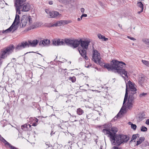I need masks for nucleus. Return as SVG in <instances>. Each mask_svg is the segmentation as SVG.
Masks as SVG:
<instances>
[{
    "label": "nucleus",
    "instance_id": "1",
    "mask_svg": "<svg viewBox=\"0 0 149 149\" xmlns=\"http://www.w3.org/2000/svg\"><path fill=\"white\" fill-rule=\"evenodd\" d=\"M128 84L130 87L129 97L128 98V91L127 90V84H126V92L123 106L121 109L124 111L127 108L130 109L132 107L134 100L136 98L137 96V89L135 87V84L130 81L128 82Z\"/></svg>",
    "mask_w": 149,
    "mask_h": 149
},
{
    "label": "nucleus",
    "instance_id": "2",
    "mask_svg": "<svg viewBox=\"0 0 149 149\" xmlns=\"http://www.w3.org/2000/svg\"><path fill=\"white\" fill-rule=\"evenodd\" d=\"M112 62L113 63L112 64L110 65L109 64H105L104 65V67L107 68L108 70H116V71L121 75L124 74L127 78V72L125 69H123V65H125V63L122 62H120L115 60H113Z\"/></svg>",
    "mask_w": 149,
    "mask_h": 149
},
{
    "label": "nucleus",
    "instance_id": "3",
    "mask_svg": "<svg viewBox=\"0 0 149 149\" xmlns=\"http://www.w3.org/2000/svg\"><path fill=\"white\" fill-rule=\"evenodd\" d=\"M65 43L74 48L77 47L80 44V40L65 38L63 40V39L61 40L58 39L54 40L52 42L53 45L55 46L65 45Z\"/></svg>",
    "mask_w": 149,
    "mask_h": 149
},
{
    "label": "nucleus",
    "instance_id": "4",
    "mask_svg": "<svg viewBox=\"0 0 149 149\" xmlns=\"http://www.w3.org/2000/svg\"><path fill=\"white\" fill-rule=\"evenodd\" d=\"M114 140H113L112 144L114 145L119 146L122 143H126L129 139V137L126 135L120 134L115 135Z\"/></svg>",
    "mask_w": 149,
    "mask_h": 149
},
{
    "label": "nucleus",
    "instance_id": "5",
    "mask_svg": "<svg viewBox=\"0 0 149 149\" xmlns=\"http://www.w3.org/2000/svg\"><path fill=\"white\" fill-rule=\"evenodd\" d=\"M14 49V45H11L3 49L0 56V65L2 63L1 59H4L6 58L7 55H9L13 52Z\"/></svg>",
    "mask_w": 149,
    "mask_h": 149
},
{
    "label": "nucleus",
    "instance_id": "6",
    "mask_svg": "<svg viewBox=\"0 0 149 149\" xmlns=\"http://www.w3.org/2000/svg\"><path fill=\"white\" fill-rule=\"evenodd\" d=\"M100 58V54L98 52L97 50L94 49L92 56V60L96 63L100 64V63H102Z\"/></svg>",
    "mask_w": 149,
    "mask_h": 149
},
{
    "label": "nucleus",
    "instance_id": "7",
    "mask_svg": "<svg viewBox=\"0 0 149 149\" xmlns=\"http://www.w3.org/2000/svg\"><path fill=\"white\" fill-rule=\"evenodd\" d=\"M19 7H18L17 9H21V11L24 12H27L29 11L31 9V6L29 3H24L19 5Z\"/></svg>",
    "mask_w": 149,
    "mask_h": 149
},
{
    "label": "nucleus",
    "instance_id": "8",
    "mask_svg": "<svg viewBox=\"0 0 149 149\" xmlns=\"http://www.w3.org/2000/svg\"><path fill=\"white\" fill-rule=\"evenodd\" d=\"M17 25H18L16 24V23L13 24V22L12 25L9 28H8L7 29H6L5 31H2V33H3L5 32L8 33L12 31V30H13L12 32H13L17 29L18 28V26Z\"/></svg>",
    "mask_w": 149,
    "mask_h": 149
},
{
    "label": "nucleus",
    "instance_id": "9",
    "mask_svg": "<svg viewBox=\"0 0 149 149\" xmlns=\"http://www.w3.org/2000/svg\"><path fill=\"white\" fill-rule=\"evenodd\" d=\"M29 17L26 15H24L22 16L21 18L20 23V26L22 27H25L28 24V21Z\"/></svg>",
    "mask_w": 149,
    "mask_h": 149
},
{
    "label": "nucleus",
    "instance_id": "10",
    "mask_svg": "<svg viewBox=\"0 0 149 149\" xmlns=\"http://www.w3.org/2000/svg\"><path fill=\"white\" fill-rule=\"evenodd\" d=\"M29 44L27 42H22L21 43L19 44L16 47L15 49L20 50L26 47H29Z\"/></svg>",
    "mask_w": 149,
    "mask_h": 149
},
{
    "label": "nucleus",
    "instance_id": "11",
    "mask_svg": "<svg viewBox=\"0 0 149 149\" xmlns=\"http://www.w3.org/2000/svg\"><path fill=\"white\" fill-rule=\"evenodd\" d=\"M102 132L104 133L105 134H108V136L109 137L110 140L112 142L113 140H114V134H113L110 131V130H107L104 129L102 130Z\"/></svg>",
    "mask_w": 149,
    "mask_h": 149
},
{
    "label": "nucleus",
    "instance_id": "12",
    "mask_svg": "<svg viewBox=\"0 0 149 149\" xmlns=\"http://www.w3.org/2000/svg\"><path fill=\"white\" fill-rule=\"evenodd\" d=\"M78 49L81 56L83 57H84L86 60L88 59V57L86 56V51L87 49L80 47H79Z\"/></svg>",
    "mask_w": 149,
    "mask_h": 149
},
{
    "label": "nucleus",
    "instance_id": "13",
    "mask_svg": "<svg viewBox=\"0 0 149 149\" xmlns=\"http://www.w3.org/2000/svg\"><path fill=\"white\" fill-rule=\"evenodd\" d=\"M45 11L49 15L50 17L55 18L60 15L58 12L57 11L50 12L48 9L45 10Z\"/></svg>",
    "mask_w": 149,
    "mask_h": 149
},
{
    "label": "nucleus",
    "instance_id": "14",
    "mask_svg": "<svg viewBox=\"0 0 149 149\" xmlns=\"http://www.w3.org/2000/svg\"><path fill=\"white\" fill-rule=\"evenodd\" d=\"M80 44H81V47L84 48L85 49H87L88 46L89 45L90 41L88 40L82 41L81 39L80 40Z\"/></svg>",
    "mask_w": 149,
    "mask_h": 149
},
{
    "label": "nucleus",
    "instance_id": "15",
    "mask_svg": "<svg viewBox=\"0 0 149 149\" xmlns=\"http://www.w3.org/2000/svg\"><path fill=\"white\" fill-rule=\"evenodd\" d=\"M50 43V41L48 39H45L41 40L39 42V45L42 46H47Z\"/></svg>",
    "mask_w": 149,
    "mask_h": 149
},
{
    "label": "nucleus",
    "instance_id": "16",
    "mask_svg": "<svg viewBox=\"0 0 149 149\" xmlns=\"http://www.w3.org/2000/svg\"><path fill=\"white\" fill-rule=\"evenodd\" d=\"M38 41L37 40H34L31 41V40H29L28 41V43L29 44V46L30 45L31 47H35L36 46L38 43Z\"/></svg>",
    "mask_w": 149,
    "mask_h": 149
},
{
    "label": "nucleus",
    "instance_id": "17",
    "mask_svg": "<svg viewBox=\"0 0 149 149\" xmlns=\"http://www.w3.org/2000/svg\"><path fill=\"white\" fill-rule=\"evenodd\" d=\"M19 15L17 14H16L15 15V18L13 22V24L16 23V24L18 25L20 22V20L19 19Z\"/></svg>",
    "mask_w": 149,
    "mask_h": 149
},
{
    "label": "nucleus",
    "instance_id": "18",
    "mask_svg": "<svg viewBox=\"0 0 149 149\" xmlns=\"http://www.w3.org/2000/svg\"><path fill=\"white\" fill-rule=\"evenodd\" d=\"M2 141L3 142L5 146L8 145L9 146V147L11 149H13L12 147H15V146L11 145L10 143H9L7 141H6L3 138H2Z\"/></svg>",
    "mask_w": 149,
    "mask_h": 149
},
{
    "label": "nucleus",
    "instance_id": "19",
    "mask_svg": "<svg viewBox=\"0 0 149 149\" xmlns=\"http://www.w3.org/2000/svg\"><path fill=\"white\" fill-rule=\"evenodd\" d=\"M26 0H14L15 1V4L19 5L22 4L24 2H25Z\"/></svg>",
    "mask_w": 149,
    "mask_h": 149
},
{
    "label": "nucleus",
    "instance_id": "20",
    "mask_svg": "<svg viewBox=\"0 0 149 149\" xmlns=\"http://www.w3.org/2000/svg\"><path fill=\"white\" fill-rule=\"evenodd\" d=\"M28 124H25L24 125H22L21 126V128L23 130L25 131H27L28 130Z\"/></svg>",
    "mask_w": 149,
    "mask_h": 149
},
{
    "label": "nucleus",
    "instance_id": "21",
    "mask_svg": "<svg viewBox=\"0 0 149 149\" xmlns=\"http://www.w3.org/2000/svg\"><path fill=\"white\" fill-rule=\"evenodd\" d=\"M145 139V138L143 137H141L139 139L138 141H137L136 146H138Z\"/></svg>",
    "mask_w": 149,
    "mask_h": 149
},
{
    "label": "nucleus",
    "instance_id": "22",
    "mask_svg": "<svg viewBox=\"0 0 149 149\" xmlns=\"http://www.w3.org/2000/svg\"><path fill=\"white\" fill-rule=\"evenodd\" d=\"M98 38L100 39H102V40L107 41L108 40V38H106L104 36H102L101 34H99L97 35Z\"/></svg>",
    "mask_w": 149,
    "mask_h": 149
},
{
    "label": "nucleus",
    "instance_id": "23",
    "mask_svg": "<svg viewBox=\"0 0 149 149\" xmlns=\"http://www.w3.org/2000/svg\"><path fill=\"white\" fill-rule=\"evenodd\" d=\"M142 42L145 44L149 45V39L146 38H144L142 40Z\"/></svg>",
    "mask_w": 149,
    "mask_h": 149
},
{
    "label": "nucleus",
    "instance_id": "24",
    "mask_svg": "<svg viewBox=\"0 0 149 149\" xmlns=\"http://www.w3.org/2000/svg\"><path fill=\"white\" fill-rule=\"evenodd\" d=\"M104 128L105 129L107 130H110L109 129L111 127V123L106 124L104 125Z\"/></svg>",
    "mask_w": 149,
    "mask_h": 149
},
{
    "label": "nucleus",
    "instance_id": "25",
    "mask_svg": "<svg viewBox=\"0 0 149 149\" xmlns=\"http://www.w3.org/2000/svg\"><path fill=\"white\" fill-rule=\"evenodd\" d=\"M77 113L79 115H81L84 113L83 111L80 108H79L77 109Z\"/></svg>",
    "mask_w": 149,
    "mask_h": 149
},
{
    "label": "nucleus",
    "instance_id": "26",
    "mask_svg": "<svg viewBox=\"0 0 149 149\" xmlns=\"http://www.w3.org/2000/svg\"><path fill=\"white\" fill-rule=\"evenodd\" d=\"M111 130L113 133L112 134L116 135V133L118 131L116 127H112L111 128Z\"/></svg>",
    "mask_w": 149,
    "mask_h": 149
},
{
    "label": "nucleus",
    "instance_id": "27",
    "mask_svg": "<svg viewBox=\"0 0 149 149\" xmlns=\"http://www.w3.org/2000/svg\"><path fill=\"white\" fill-rule=\"evenodd\" d=\"M63 25L72 22L71 20H61Z\"/></svg>",
    "mask_w": 149,
    "mask_h": 149
},
{
    "label": "nucleus",
    "instance_id": "28",
    "mask_svg": "<svg viewBox=\"0 0 149 149\" xmlns=\"http://www.w3.org/2000/svg\"><path fill=\"white\" fill-rule=\"evenodd\" d=\"M137 6L140 7L141 8V9H142V8H143V5L142 3L141 2V1L138 2L137 3Z\"/></svg>",
    "mask_w": 149,
    "mask_h": 149
},
{
    "label": "nucleus",
    "instance_id": "29",
    "mask_svg": "<svg viewBox=\"0 0 149 149\" xmlns=\"http://www.w3.org/2000/svg\"><path fill=\"white\" fill-rule=\"evenodd\" d=\"M144 80L145 77H139V83L141 84H142Z\"/></svg>",
    "mask_w": 149,
    "mask_h": 149
},
{
    "label": "nucleus",
    "instance_id": "30",
    "mask_svg": "<svg viewBox=\"0 0 149 149\" xmlns=\"http://www.w3.org/2000/svg\"><path fill=\"white\" fill-rule=\"evenodd\" d=\"M144 114L143 113L139 114L138 115V118H139V120H141L143 118H144Z\"/></svg>",
    "mask_w": 149,
    "mask_h": 149
},
{
    "label": "nucleus",
    "instance_id": "31",
    "mask_svg": "<svg viewBox=\"0 0 149 149\" xmlns=\"http://www.w3.org/2000/svg\"><path fill=\"white\" fill-rule=\"evenodd\" d=\"M142 63L146 66L149 67V61H147L145 60H142Z\"/></svg>",
    "mask_w": 149,
    "mask_h": 149
},
{
    "label": "nucleus",
    "instance_id": "32",
    "mask_svg": "<svg viewBox=\"0 0 149 149\" xmlns=\"http://www.w3.org/2000/svg\"><path fill=\"white\" fill-rule=\"evenodd\" d=\"M15 7H16V12H17V13L18 12V13L19 14H21V12H20V10H22L21 9H17V7H19V5H16V4H15Z\"/></svg>",
    "mask_w": 149,
    "mask_h": 149
},
{
    "label": "nucleus",
    "instance_id": "33",
    "mask_svg": "<svg viewBox=\"0 0 149 149\" xmlns=\"http://www.w3.org/2000/svg\"><path fill=\"white\" fill-rule=\"evenodd\" d=\"M147 94V93H143L140 94L139 95V97L140 98H142L143 97L146 96Z\"/></svg>",
    "mask_w": 149,
    "mask_h": 149
},
{
    "label": "nucleus",
    "instance_id": "34",
    "mask_svg": "<svg viewBox=\"0 0 149 149\" xmlns=\"http://www.w3.org/2000/svg\"><path fill=\"white\" fill-rule=\"evenodd\" d=\"M69 80L71 81L72 82H74L75 81L76 79L74 77H70L69 78Z\"/></svg>",
    "mask_w": 149,
    "mask_h": 149
},
{
    "label": "nucleus",
    "instance_id": "35",
    "mask_svg": "<svg viewBox=\"0 0 149 149\" xmlns=\"http://www.w3.org/2000/svg\"><path fill=\"white\" fill-rule=\"evenodd\" d=\"M147 129L144 126H142L141 127V131L143 132H146L147 131Z\"/></svg>",
    "mask_w": 149,
    "mask_h": 149
},
{
    "label": "nucleus",
    "instance_id": "36",
    "mask_svg": "<svg viewBox=\"0 0 149 149\" xmlns=\"http://www.w3.org/2000/svg\"><path fill=\"white\" fill-rule=\"evenodd\" d=\"M29 17V19H28L29 24V25H31L32 23V21L31 17L30 16H28Z\"/></svg>",
    "mask_w": 149,
    "mask_h": 149
},
{
    "label": "nucleus",
    "instance_id": "37",
    "mask_svg": "<svg viewBox=\"0 0 149 149\" xmlns=\"http://www.w3.org/2000/svg\"><path fill=\"white\" fill-rule=\"evenodd\" d=\"M138 134H133L132 136L131 141L134 140V139H135L138 137Z\"/></svg>",
    "mask_w": 149,
    "mask_h": 149
},
{
    "label": "nucleus",
    "instance_id": "38",
    "mask_svg": "<svg viewBox=\"0 0 149 149\" xmlns=\"http://www.w3.org/2000/svg\"><path fill=\"white\" fill-rule=\"evenodd\" d=\"M131 128L134 130H135L136 128V126L135 124H132V126H131Z\"/></svg>",
    "mask_w": 149,
    "mask_h": 149
},
{
    "label": "nucleus",
    "instance_id": "39",
    "mask_svg": "<svg viewBox=\"0 0 149 149\" xmlns=\"http://www.w3.org/2000/svg\"><path fill=\"white\" fill-rule=\"evenodd\" d=\"M98 4L101 6V7L103 8H104V7H106V6H105L104 5H103V3H102L101 2V1H99L98 2Z\"/></svg>",
    "mask_w": 149,
    "mask_h": 149
},
{
    "label": "nucleus",
    "instance_id": "40",
    "mask_svg": "<svg viewBox=\"0 0 149 149\" xmlns=\"http://www.w3.org/2000/svg\"><path fill=\"white\" fill-rule=\"evenodd\" d=\"M58 26L61 25L62 24V22L61 20H60L56 22Z\"/></svg>",
    "mask_w": 149,
    "mask_h": 149
},
{
    "label": "nucleus",
    "instance_id": "41",
    "mask_svg": "<svg viewBox=\"0 0 149 149\" xmlns=\"http://www.w3.org/2000/svg\"><path fill=\"white\" fill-rule=\"evenodd\" d=\"M127 38H128L132 40H136V39L134 38H133V37H131L129 36H127Z\"/></svg>",
    "mask_w": 149,
    "mask_h": 149
},
{
    "label": "nucleus",
    "instance_id": "42",
    "mask_svg": "<svg viewBox=\"0 0 149 149\" xmlns=\"http://www.w3.org/2000/svg\"><path fill=\"white\" fill-rule=\"evenodd\" d=\"M52 23H49L47 25V27H52Z\"/></svg>",
    "mask_w": 149,
    "mask_h": 149
},
{
    "label": "nucleus",
    "instance_id": "43",
    "mask_svg": "<svg viewBox=\"0 0 149 149\" xmlns=\"http://www.w3.org/2000/svg\"><path fill=\"white\" fill-rule=\"evenodd\" d=\"M52 27L58 26L56 22L54 24L52 23Z\"/></svg>",
    "mask_w": 149,
    "mask_h": 149
},
{
    "label": "nucleus",
    "instance_id": "44",
    "mask_svg": "<svg viewBox=\"0 0 149 149\" xmlns=\"http://www.w3.org/2000/svg\"><path fill=\"white\" fill-rule=\"evenodd\" d=\"M52 27L58 26L56 22L54 24L52 23Z\"/></svg>",
    "mask_w": 149,
    "mask_h": 149
},
{
    "label": "nucleus",
    "instance_id": "45",
    "mask_svg": "<svg viewBox=\"0 0 149 149\" xmlns=\"http://www.w3.org/2000/svg\"><path fill=\"white\" fill-rule=\"evenodd\" d=\"M85 10L84 8H81V11L82 13H84V11Z\"/></svg>",
    "mask_w": 149,
    "mask_h": 149
},
{
    "label": "nucleus",
    "instance_id": "46",
    "mask_svg": "<svg viewBox=\"0 0 149 149\" xmlns=\"http://www.w3.org/2000/svg\"><path fill=\"white\" fill-rule=\"evenodd\" d=\"M37 125V123H34L32 124V126H36Z\"/></svg>",
    "mask_w": 149,
    "mask_h": 149
},
{
    "label": "nucleus",
    "instance_id": "47",
    "mask_svg": "<svg viewBox=\"0 0 149 149\" xmlns=\"http://www.w3.org/2000/svg\"><path fill=\"white\" fill-rule=\"evenodd\" d=\"M146 123L147 125H149V119L146 120Z\"/></svg>",
    "mask_w": 149,
    "mask_h": 149
},
{
    "label": "nucleus",
    "instance_id": "48",
    "mask_svg": "<svg viewBox=\"0 0 149 149\" xmlns=\"http://www.w3.org/2000/svg\"><path fill=\"white\" fill-rule=\"evenodd\" d=\"M143 8L141 9V11L138 12H137L139 14L140 13H141V12H143Z\"/></svg>",
    "mask_w": 149,
    "mask_h": 149
},
{
    "label": "nucleus",
    "instance_id": "49",
    "mask_svg": "<svg viewBox=\"0 0 149 149\" xmlns=\"http://www.w3.org/2000/svg\"><path fill=\"white\" fill-rule=\"evenodd\" d=\"M63 70L62 69V68H61L59 69L58 71L60 72H62Z\"/></svg>",
    "mask_w": 149,
    "mask_h": 149
},
{
    "label": "nucleus",
    "instance_id": "50",
    "mask_svg": "<svg viewBox=\"0 0 149 149\" xmlns=\"http://www.w3.org/2000/svg\"><path fill=\"white\" fill-rule=\"evenodd\" d=\"M97 10H95V9H94V10H93V13H95V14H96L97 12Z\"/></svg>",
    "mask_w": 149,
    "mask_h": 149
},
{
    "label": "nucleus",
    "instance_id": "51",
    "mask_svg": "<svg viewBox=\"0 0 149 149\" xmlns=\"http://www.w3.org/2000/svg\"><path fill=\"white\" fill-rule=\"evenodd\" d=\"M119 117V114L118 113L117 115V117H115L114 118V120H116L117 118Z\"/></svg>",
    "mask_w": 149,
    "mask_h": 149
},
{
    "label": "nucleus",
    "instance_id": "52",
    "mask_svg": "<svg viewBox=\"0 0 149 149\" xmlns=\"http://www.w3.org/2000/svg\"><path fill=\"white\" fill-rule=\"evenodd\" d=\"M49 4L52 5V4L53 3L52 1H50L49 2Z\"/></svg>",
    "mask_w": 149,
    "mask_h": 149
},
{
    "label": "nucleus",
    "instance_id": "53",
    "mask_svg": "<svg viewBox=\"0 0 149 149\" xmlns=\"http://www.w3.org/2000/svg\"><path fill=\"white\" fill-rule=\"evenodd\" d=\"M114 149H121V148L117 147H114Z\"/></svg>",
    "mask_w": 149,
    "mask_h": 149
},
{
    "label": "nucleus",
    "instance_id": "54",
    "mask_svg": "<svg viewBox=\"0 0 149 149\" xmlns=\"http://www.w3.org/2000/svg\"><path fill=\"white\" fill-rule=\"evenodd\" d=\"M83 17H86L87 16V15L86 14H83L82 15Z\"/></svg>",
    "mask_w": 149,
    "mask_h": 149
},
{
    "label": "nucleus",
    "instance_id": "55",
    "mask_svg": "<svg viewBox=\"0 0 149 149\" xmlns=\"http://www.w3.org/2000/svg\"><path fill=\"white\" fill-rule=\"evenodd\" d=\"M128 124L129 125H131L132 126V125L133 124L131 122H129L128 123Z\"/></svg>",
    "mask_w": 149,
    "mask_h": 149
},
{
    "label": "nucleus",
    "instance_id": "56",
    "mask_svg": "<svg viewBox=\"0 0 149 149\" xmlns=\"http://www.w3.org/2000/svg\"><path fill=\"white\" fill-rule=\"evenodd\" d=\"M35 121L36 122V123H38V120L37 118H36Z\"/></svg>",
    "mask_w": 149,
    "mask_h": 149
},
{
    "label": "nucleus",
    "instance_id": "57",
    "mask_svg": "<svg viewBox=\"0 0 149 149\" xmlns=\"http://www.w3.org/2000/svg\"><path fill=\"white\" fill-rule=\"evenodd\" d=\"M81 19H80V18H78L77 19V20L78 21H80Z\"/></svg>",
    "mask_w": 149,
    "mask_h": 149
},
{
    "label": "nucleus",
    "instance_id": "58",
    "mask_svg": "<svg viewBox=\"0 0 149 149\" xmlns=\"http://www.w3.org/2000/svg\"><path fill=\"white\" fill-rule=\"evenodd\" d=\"M12 148H13V149H18L15 147H12Z\"/></svg>",
    "mask_w": 149,
    "mask_h": 149
},
{
    "label": "nucleus",
    "instance_id": "59",
    "mask_svg": "<svg viewBox=\"0 0 149 149\" xmlns=\"http://www.w3.org/2000/svg\"><path fill=\"white\" fill-rule=\"evenodd\" d=\"M37 54H39L42 57L43 56V55H42L41 54H40V53H37Z\"/></svg>",
    "mask_w": 149,
    "mask_h": 149
},
{
    "label": "nucleus",
    "instance_id": "60",
    "mask_svg": "<svg viewBox=\"0 0 149 149\" xmlns=\"http://www.w3.org/2000/svg\"><path fill=\"white\" fill-rule=\"evenodd\" d=\"M83 17L82 16V15L80 17V19L81 20L82 19V18H83Z\"/></svg>",
    "mask_w": 149,
    "mask_h": 149
},
{
    "label": "nucleus",
    "instance_id": "61",
    "mask_svg": "<svg viewBox=\"0 0 149 149\" xmlns=\"http://www.w3.org/2000/svg\"><path fill=\"white\" fill-rule=\"evenodd\" d=\"M28 126H29V127H31V125H29V124H28Z\"/></svg>",
    "mask_w": 149,
    "mask_h": 149
},
{
    "label": "nucleus",
    "instance_id": "62",
    "mask_svg": "<svg viewBox=\"0 0 149 149\" xmlns=\"http://www.w3.org/2000/svg\"><path fill=\"white\" fill-rule=\"evenodd\" d=\"M118 26H119V27H120V28H121V27H122V26H120V24H118Z\"/></svg>",
    "mask_w": 149,
    "mask_h": 149
},
{
    "label": "nucleus",
    "instance_id": "63",
    "mask_svg": "<svg viewBox=\"0 0 149 149\" xmlns=\"http://www.w3.org/2000/svg\"><path fill=\"white\" fill-rule=\"evenodd\" d=\"M34 27H33V26L31 27V29H34Z\"/></svg>",
    "mask_w": 149,
    "mask_h": 149
},
{
    "label": "nucleus",
    "instance_id": "64",
    "mask_svg": "<svg viewBox=\"0 0 149 149\" xmlns=\"http://www.w3.org/2000/svg\"><path fill=\"white\" fill-rule=\"evenodd\" d=\"M86 117H87V118L89 119V118H88V116L87 115Z\"/></svg>",
    "mask_w": 149,
    "mask_h": 149
}]
</instances>
